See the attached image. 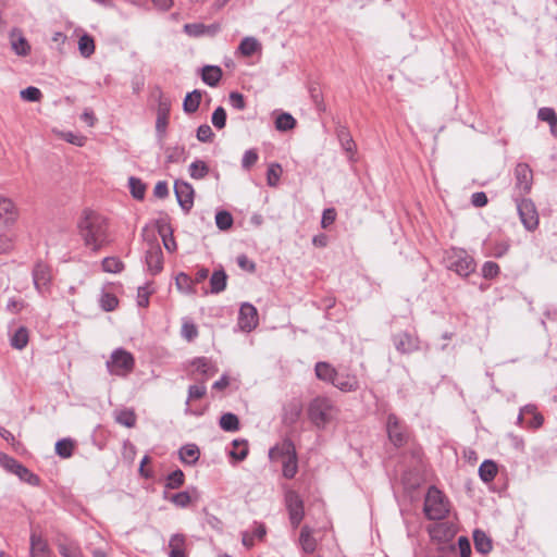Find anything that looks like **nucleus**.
I'll return each instance as SVG.
<instances>
[{"label": "nucleus", "instance_id": "obj_63", "mask_svg": "<svg viewBox=\"0 0 557 557\" xmlns=\"http://www.w3.org/2000/svg\"><path fill=\"white\" fill-rule=\"evenodd\" d=\"M230 104L236 110H244L246 108L245 98L242 94L237 91H232L230 94Z\"/></svg>", "mask_w": 557, "mask_h": 557}, {"label": "nucleus", "instance_id": "obj_8", "mask_svg": "<svg viewBox=\"0 0 557 557\" xmlns=\"http://www.w3.org/2000/svg\"><path fill=\"white\" fill-rule=\"evenodd\" d=\"M285 503L290 524L296 529L305 517L304 502L298 493L295 491H288L285 495Z\"/></svg>", "mask_w": 557, "mask_h": 557}, {"label": "nucleus", "instance_id": "obj_31", "mask_svg": "<svg viewBox=\"0 0 557 557\" xmlns=\"http://www.w3.org/2000/svg\"><path fill=\"white\" fill-rule=\"evenodd\" d=\"M227 275L224 270H216L210 277V293L219 294L226 288Z\"/></svg>", "mask_w": 557, "mask_h": 557}, {"label": "nucleus", "instance_id": "obj_42", "mask_svg": "<svg viewBox=\"0 0 557 557\" xmlns=\"http://www.w3.org/2000/svg\"><path fill=\"white\" fill-rule=\"evenodd\" d=\"M188 171L191 178L201 180L208 175L209 166L205 161L196 160L190 163Z\"/></svg>", "mask_w": 557, "mask_h": 557}, {"label": "nucleus", "instance_id": "obj_46", "mask_svg": "<svg viewBox=\"0 0 557 557\" xmlns=\"http://www.w3.org/2000/svg\"><path fill=\"white\" fill-rule=\"evenodd\" d=\"M185 475L180 469L171 472L165 479V488L176 490L184 484Z\"/></svg>", "mask_w": 557, "mask_h": 557}, {"label": "nucleus", "instance_id": "obj_28", "mask_svg": "<svg viewBox=\"0 0 557 557\" xmlns=\"http://www.w3.org/2000/svg\"><path fill=\"white\" fill-rule=\"evenodd\" d=\"M170 106L166 102H160L157 112L156 131L160 137L165 134L169 121Z\"/></svg>", "mask_w": 557, "mask_h": 557}, {"label": "nucleus", "instance_id": "obj_36", "mask_svg": "<svg viewBox=\"0 0 557 557\" xmlns=\"http://www.w3.org/2000/svg\"><path fill=\"white\" fill-rule=\"evenodd\" d=\"M497 474V465L493 460H484L479 467V475L483 482H491Z\"/></svg>", "mask_w": 557, "mask_h": 557}, {"label": "nucleus", "instance_id": "obj_4", "mask_svg": "<svg viewBox=\"0 0 557 557\" xmlns=\"http://www.w3.org/2000/svg\"><path fill=\"white\" fill-rule=\"evenodd\" d=\"M446 267L460 276H468L475 270L473 258L463 249L453 248L446 251Z\"/></svg>", "mask_w": 557, "mask_h": 557}, {"label": "nucleus", "instance_id": "obj_59", "mask_svg": "<svg viewBox=\"0 0 557 557\" xmlns=\"http://www.w3.org/2000/svg\"><path fill=\"white\" fill-rule=\"evenodd\" d=\"M214 134L208 124H202L197 128L196 137L201 143H209L212 140Z\"/></svg>", "mask_w": 557, "mask_h": 557}, {"label": "nucleus", "instance_id": "obj_54", "mask_svg": "<svg viewBox=\"0 0 557 557\" xmlns=\"http://www.w3.org/2000/svg\"><path fill=\"white\" fill-rule=\"evenodd\" d=\"M20 96L23 100L29 101V102H38L42 98V92L39 88L29 86L25 89H22L20 91Z\"/></svg>", "mask_w": 557, "mask_h": 557}, {"label": "nucleus", "instance_id": "obj_55", "mask_svg": "<svg viewBox=\"0 0 557 557\" xmlns=\"http://www.w3.org/2000/svg\"><path fill=\"white\" fill-rule=\"evenodd\" d=\"M119 305V300L114 294L111 293H102L100 297V306L101 308L109 312L113 311Z\"/></svg>", "mask_w": 557, "mask_h": 557}, {"label": "nucleus", "instance_id": "obj_13", "mask_svg": "<svg viewBox=\"0 0 557 557\" xmlns=\"http://www.w3.org/2000/svg\"><path fill=\"white\" fill-rule=\"evenodd\" d=\"M393 343L397 351L401 354H410L419 349L418 337L408 332L394 335Z\"/></svg>", "mask_w": 557, "mask_h": 557}, {"label": "nucleus", "instance_id": "obj_16", "mask_svg": "<svg viewBox=\"0 0 557 557\" xmlns=\"http://www.w3.org/2000/svg\"><path fill=\"white\" fill-rule=\"evenodd\" d=\"M518 211L521 222L523 223L527 230L532 231L537 226L539 218L532 202L522 201L518 206Z\"/></svg>", "mask_w": 557, "mask_h": 557}, {"label": "nucleus", "instance_id": "obj_25", "mask_svg": "<svg viewBox=\"0 0 557 557\" xmlns=\"http://www.w3.org/2000/svg\"><path fill=\"white\" fill-rule=\"evenodd\" d=\"M180 460L185 465H195L199 457L200 450L196 444H186L178 450Z\"/></svg>", "mask_w": 557, "mask_h": 557}, {"label": "nucleus", "instance_id": "obj_44", "mask_svg": "<svg viewBox=\"0 0 557 557\" xmlns=\"http://www.w3.org/2000/svg\"><path fill=\"white\" fill-rule=\"evenodd\" d=\"M78 50L84 58H89L95 52L94 38L87 34L79 37Z\"/></svg>", "mask_w": 557, "mask_h": 557}, {"label": "nucleus", "instance_id": "obj_3", "mask_svg": "<svg viewBox=\"0 0 557 557\" xmlns=\"http://www.w3.org/2000/svg\"><path fill=\"white\" fill-rule=\"evenodd\" d=\"M424 513L430 520H441L448 513V503L443 493L435 486L428 490L424 499Z\"/></svg>", "mask_w": 557, "mask_h": 557}, {"label": "nucleus", "instance_id": "obj_26", "mask_svg": "<svg viewBox=\"0 0 557 557\" xmlns=\"http://www.w3.org/2000/svg\"><path fill=\"white\" fill-rule=\"evenodd\" d=\"M299 545L304 553L312 554L317 548V541L312 535V529L304 525L299 535Z\"/></svg>", "mask_w": 557, "mask_h": 557}, {"label": "nucleus", "instance_id": "obj_53", "mask_svg": "<svg viewBox=\"0 0 557 557\" xmlns=\"http://www.w3.org/2000/svg\"><path fill=\"white\" fill-rule=\"evenodd\" d=\"M537 119L547 122L549 127H557V114L554 109L544 107L537 111Z\"/></svg>", "mask_w": 557, "mask_h": 557}, {"label": "nucleus", "instance_id": "obj_34", "mask_svg": "<svg viewBox=\"0 0 557 557\" xmlns=\"http://www.w3.org/2000/svg\"><path fill=\"white\" fill-rule=\"evenodd\" d=\"M169 546L171 548L170 557H186L185 536L183 534H174L171 536Z\"/></svg>", "mask_w": 557, "mask_h": 557}, {"label": "nucleus", "instance_id": "obj_45", "mask_svg": "<svg viewBox=\"0 0 557 557\" xmlns=\"http://www.w3.org/2000/svg\"><path fill=\"white\" fill-rule=\"evenodd\" d=\"M128 187L132 196L135 199L143 200L146 193V185L137 177L131 176L128 178Z\"/></svg>", "mask_w": 557, "mask_h": 557}, {"label": "nucleus", "instance_id": "obj_27", "mask_svg": "<svg viewBox=\"0 0 557 557\" xmlns=\"http://www.w3.org/2000/svg\"><path fill=\"white\" fill-rule=\"evenodd\" d=\"M315 375L319 380L333 384L336 376V369L329 362L319 361L314 367Z\"/></svg>", "mask_w": 557, "mask_h": 557}, {"label": "nucleus", "instance_id": "obj_10", "mask_svg": "<svg viewBox=\"0 0 557 557\" xmlns=\"http://www.w3.org/2000/svg\"><path fill=\"white\" fill-rule=\"evenodd\" d=\"M20 216V210L14 201L8 197L0 196V226L11 228Z\"/></svg>", "mask_w": 557, "mask_h": 557}, {"label": "nucleus", "instance_id": "obj_29", "mask_svg": "<svg viewBox=\"0 0 557 557\" xmlns=\"http://www.w3.org/2000/svg\"><path fill=\"white\" fill-rule=\"evenodd\" d=\"M50 550L48 544L41 536L33 533L30 536V556L32 557H48Z\"/></svg>", "mask_w": 557, "mask_h": 557}, {"label": "nucleus", "instance_id": "obj_49", "mask_svg": "<svg viewBox=\"0 0 557 557\" xmlns=\"http://www.w3.org/2000/svg\"><path fill=\"white\" fill-rule=\"evenodd\" d=\"M102 270L108 273H119L124 269L123 262L116 257H107L101 262Z\"/></svg>", "mask_w": 557, "mask_h": 557}, {"label": "nucleus", "instance_id": "obj_2", "mask_svg": "<svg viewBox=\"0 0 557 557\" xmlns=\"http://www.w3.org/2000/svg\"><path fill=\"white\" fill-rule=\"evenodd\" d=\"M337 409L327 397L312 399L308 408L310 421L319 429H324L336 416Z\"/></svg>", "mask_w": 557, "mask_h": 557}, {"label": "nucleus", "instance_id": "obj_24", "mask_svg": "<svg viewBox=\"0 0 557 557\" xmlns=\"http://www.w3.org/2000/svg\"><path fill=\"white\" fill-rule=\"evenodd\" d=\"M222 70L218 65H206L201 69V79L210 87H215L222 78Z\"/></svg>", "mask_w": 557, "mask_h": 557}, {"label": "nucleus", "instance_id": "obj_64", "mask_svg": "<svg viewBox=\"0 0 557 557\" xmlns=\"http://www.w3.org/2000/svg\"><path fill=\"white\" fill-rule=\"evenodd\" d=\"M338 137L341 145L345 151L351 152L355 149V141L348 133L342 131L338 134Z\"/></svg>", "mask_w": 557, "mask_h": 557}, {"label": "nucleus", "instance_id": "obj_19", "mask_svg": "<svg viewBox=\"0 0 557 557\" xmlns=\"http://www.w3.org/2000/svg\"><path fill=\"white\" fill-rule=\"evenodd\" d=\"M516 185L522 193H529L532 184V171L525 163H519L515 169Z\"/></svg>", "mask_w": 557, "mask_h": 557}, {"label": "nucleus", "instance_id": "obj_52", "mask_svg": "<svg viewBox=\"0 0 557 557\" xmlns=\"http://www.w3.org/2000/svg\"><path fill=\"white\" fill-rule=\"evenodd\" d=\"M58 548L62 557H83L81 548L74 543H60Z\"/></svg>", "mask_w": 557, "mask_h": 557}, {"label": "nucleus", "instance_id": "obj_20", "mask_svg": "<svg viewBox=\"0 0 557 557\" xmlns=\"http://www.w3.org/2000/svg\"><path fill=\"white\" fill-rule=\"evenodd\" d=\"M342 392H355L359 388V382L355 374L350 373H336L333 384Z\"/></svg>", "mask_w": 557, "mask_h": 557}, {"label": "nucleus", "instance_id": "obj_58", "mask_svg": "<svg viewBox=\"0 0 557 557\" xmlns=\"http://www.w3.org/2000/svg\"><path fill=\"white\" fill-rule=\"evenodd\" d=\"M185 148L175 146L166 150V161L170 163H177L183 159Z\"/></svg>", "mask_w": 557, "mask_h": 557}, {"label": "nucleus", "instance_id": "obj_43", "mask_svg": "<svg viewBox=\"0 0 557 557\" xmlns=\"http://www.w3.org/2000/svg\"><path fill=\"white\" fill-rule=\"evenodd\" d=\"M11 346L18 349V350H22L23 348L26 347L27 343H28V331L26 327H23L21 326L20 329H17L15 331V333L13 334V336L11 337Z\"/></svg>", "mask_w": 557, "mask_h": 557}, {"label": "nucleus", "instance_id": "obj_48", "mask_svg": "<svg viewBox=\"0 0 557 557\" xmlns=\"http://www.w3.org/2000/svg\"><path fill=\"white\" fill-rule=\"evenodd\" d=\"M74 442L70 438H62L55 443V453L62 458H70L73 455Z\"/></svg>", "mask_w": 557, "mask_h": 557}, {"label": "nucleus", "instance_id": "obj_5", "mask_svg": "<svg viewBox=\"0 0 557 557\" xmlns=\"http://www.w3.org/2000/svg\"><path fill=\"white\" fill-rule=\"evenodd\" d=\"M135 360L133 355L123 349L116 348L112 351L110 359L107 361V369L111 374L124 376L134 369Z\"/></svg>", "mask_w": 557, "mask_h": 557}, {"label": "nucleus", "instance_id": "obj_1", "mask_svg": "<svg viewBox=\"0 0 557 557\" xmlns=\"http://www.w3.org/2000/svg\"><path fill=\"white\" fill-rule=\"evenodd\" d=\"M77 230L84 245L92 251H98L109 244L107 220L94 211H84L77 222Z\"/></svg>", "mask_w": 557, "mask_h": 557}, {"label": "nucleus", "instance_id": "obj_30", "mask_svg": "<svg viewBox=\"0 0 557 557\" xmlns=\"http://www.w3.org/2000/svg\"><path fill=\"white\" fill-rule=\"evenodd\" d=\"M474 547L478 553L486 555L492 550V540L482 530L473 532Z\"/></svg>", "mask_w": 557, "mask_h": 557}, {"label": "nucleus", "instance_id": "obj_33", "mask_svg": "<svg viewBox=\"0 0 557 557\" xmlns=\"http://www.w3.org/2000/svg\"><path fill=\"white\" fill-rule=\"evenodd\" d=\"M114 420L123 426L134 428L137 418L133 409L125 408L114 411Z\"/></svg>", "mask_w": 557, "mask_h": 557}, {"label": "nucleus", "instance_id": "obj_35", "mask_svg": "<svg viewBox=\"0 0 557 557\" xmlns=\"http://www.w3.org/2000/svg\"><path fill=\"white\" fill-rule=\"evenodd\" d=\"M175 285H176L177 289L184 294H187V295L196 294L193 278L184 272H181L176 275Z\"/></svg>", "mask_w": 557, "mask_h": 557}, {"label": "nucleus", "instance_id": "obj_41", "mask_svg": "<svg viewBox=\"0 0 557 557\" xmlns=\"http://www.w3.org/2000/svg\"><path fill=\"white\" fill-rule=\"evenodd\" d=\"M282 462L283 476L286 479H293L298 471L297 453L287 457Z\"/></svg>", "mask_w": 557, "mask_h": 557}, {"label": "nucleus", "instance_id": "obj_6", "mask_svg": "<svg viewBox=\"0 0 557 557\" xmlns=\"http://www.w3.org/2000/svg\"><path fill=\"white\" fill-rule=\"evenodd\" d=\"M0 465L11 473H14L20 478V480L28 483L32 486H37L40 483V479L38 475L33 473L22 463H20L16 459L10 457L4 453H0Z\"/></svg>", "mask_w": 557, "mask_h": 557}, {"label": "nucleus", "instance_id": "obj_15", "mask_svg": "<svg viewBox=\"0 0 557 557\" xmlns=\"http://www.w3.org/2000/svg\"><path fill=\"white\" fill-rule=\"evenodd\" d=\"M11 48L16 55L26 57L30 52V45L18 28H13L9 35Z\"/></svg>", "mask_w": 557, "mask_h": 557}, {"label": "nucleus", "instance_id": "obj_7", "mask_svg": "<svg viewBox=\"0 0 557 557\" xmlns=\"http://www.w3.org/2000/svg\"><path fill=\"white\" fill-rule=\"evenodd\" d=\"M32 276L34 287L40 295H46L50 292L52 283V270L50 265L41 260L37 261L34 264Z\"/></svg>", "mask_w": 557, "mask_h": 557}, {"label": "nucleus", "instance_id": "obj_60", "mask_svg": "<svg viewBox=\"0 0 557 557\" xmlns=\"http://www.w3.org/2000/svg\"><path fill=\"white\" fill-rule=\"evenodd\" d=\"M13 238L9 234L0 233V255L9 253L13 250Z\"/></svg>", "mask_w": 557, "mask_h": 557}, {"label": "nucleus", "instance_id": "obj_39", "mask_svg": "<svg viewBox=\"0 0 557 557\" xmlns=\"http://www.w3.org/2000/svg\"><path fill=\"white\" fill-rule=\"evenodd\" d=\"M233 449L230 456L237 461H243L248 455V442L246 440H234L232 442Z\"/></svg>", "mask_w": 557, "mask_h": 557}, {"label": "nucleus", "instance_id": "obj_23", "mask_svg": "<svg viewBox=\"0 0 557 557\" xmlns=\"http://www.w3.org/2000/svg\"><path fill=\"white\" fill-rule=\"evenodd\" d=\"M157 227H158V233L162 237L164 248L169 252L174 251L176 249V243L173 237V230H172L171 225L168 222L161 220V221L157 222Z\"/></svg>", "mask_w": 557, "mask_h": 557}, {"label": "nucleus", "instance_id": "obj_11", "mask_svg": "<svg viewBox=\"0 0 557 557\" xmlns=\"http://www.w3.org/2000/svg\"><path fill=\"white\" fill-rule=\"evenodd\" d=\"M174 193L177 202L184 212H189L194 205V188L184 181H176L174 184Z\"/></svg>", "mask_w": 557, "mask_h": 557}, {"label": "nucleus", "instance_id": "obj_9", "mask_svg": "<svg viewBox=\"0 0 557 557\" xmlns=\"http://www.w3.org/2000/svg\"><path fill=\"white\" fill-rule=\"evenodd\" d=\"M386 430L389 441L396 447H401L408 440V433L406 426L401 424L399 419L394 414L389 413L386 421Z\"/></svg>", "mask_w": 557, "mask_h": 557}, {"label": "nucleus", "instance_id": "obj_14", "mask_svg": "<svg viewBox=\"0 0 557 557\" xmlns=\"http://www.w3.org/2000/svg\"><path fill=\"white\" fill-rule=\"evenodd\" d=\"M146 263L149 271L154 275L163 268V253L157 243L150 244L149 249L146 251Z\"/></svg>", "mask_w": 557, "mask_h": 557}, {"label": "nucleus", "instance_id": "obj_61", "mask_svg": "<svg viewBox=\"0 0 557 557\" xmlns=\"http://www.w3.org/2000/svg\"><path fill=\"white\" fill-rule=\"evenodd\" d=\"M257 161V151L255 149L246 150L242 159V166L246 170H249Z\"/></svg>", "mask_w": 557, "mask_h": 557}, {"label": "nucleus", "instance_id": "obj_22", "mask_svg": "<svg viewBox=\"0 0 557 557\" xmlns=\"http://www.w3.org/2000/svg\"><path fill=\"white\" fill-rule=\"evenodd\" d=\"M198 493L196 487H193L190 491H182L171 496H168L164 493V498L170 500L173 505L180 508H186L193 500V498H197Z\"/></svg>", "mask_w": 557, "mask_h": 557}, {"label": "nucleus", "instance_id": "obj_47", "mask_svg": "<svg viewBox=\"0 0 557 557\" xmlns=\"http://www.w3.org/2000/svg\"><path fill=\"white\" fill-rule=\"evenodd\" d=\"M296 120L286 112L281 113L275 120V127L277 131L286 132L294 128Z\"/></svg>", "mask_w": 557, "mask_h": 557}, {"label": "nucleus", "instance_id": "obj_57", "mask_svg": "<svg viewBox=\"0 0 557 557\" xmlns=\"http://www.w3.org/2000/svg\"><path fill=\"white\" fill-rule=\"evenodd\" d=\"M481 271L484 278L492 280L498 275L499 267L496 262L486 261L482 265Z\"/></svg>", "mask_w": 557, "mask_h": 557}, {"label": "nucleus", "instance_id": "obj_21", "mask_svg": "<svg viewBox=\"0 0 557 557\" xmlns=\"http://www.w3.org/2000/svg\"><path fill=\"white\" fill-rule=\"evenodd\" d=\"M186 35L190 37H201L203 35H214L219 30V25H205L202 23H188L183 27Z\"/></svg>", "mask_w": 557, "mask_h": 557}, {"label": "nucleus", "instance_id": "obj_37", "mask_svg": "<svg viewBox=\"0 0 557 557\" xmlns=\"http://www.w3.org/2000/svg\"><path fill=\"white\" fill-rule=\"evenodd\" d=\"M219 424L225 432H236L239 430L238 417L232 412L222 414Z\"/></svg>", "mask_w": 557, "mask_h": 557}, {"label": "nucleus", "instance_id": "obj_38", "mask_svg": "<svg viewBox=\"0 0 557 557\" xmlns=\"http://www.w3.org/2000/svg\"><path fill=\"white\" fill-rule=\"evenodd\" d=\"M260 48V44L256 38L245 37L238 46V51L244 57H250L253 53H256Z\"/></svg>", "mask_w": 557, "mask_h": 557}, {"label": "nucleus", "instance_id": "obj_40", "mask_svg": "<svg viewBox=\"0 0 557 557\" xmlns=\"http://www.w3.org/2000/svg\"><path fill=\"white\" fill-rule=\"evenodd\" d=\"M191 364L195 367L197 372L206 376H211L216 372V369L212 362L206 357L196 358Z\"/></svg>", "mask_w": 557, "mask_h": 557}, {"label": "nucleus", "instance_id": "obj_51", "mask_svg": "<svg viewBox=\"0 0 557 557\" xmlns=\"http://www.w3.org/2000/svg\"><path fill=\"white\" fill-rule=\"evenodd\" d=\"M282 166L278 163H272L267 171V183L271 187H276L280 183Z\"/></svg>", "mask_w": 557, "mask_h": 557}, {"label": "nucleus", "instance_id": "obj_18", "mask_svg": "<svg viewBox=\"0 0 557 557\" xmlns=\"http://www.w3.org/2000/svg\"><path fill=\"white\" fill-rule=\"evenodd\" d=\"M302 412V404L298 399H293L283 408L282 421L285 425H294L300 418Z\"/></svg>", "mask_w": 557, "mask_h": 557}, {"label": "nucleus", "instance_id": "obj_32", "mask_svg": "<svg viewBox=\"0 0 557 557\" xmlns=\"http://www.w3.org/2000/svg\"><path fill=\"white\" fill-rule=\"evenodd\" d=\"M201 97H202L201 91L198 89H195L191 92H188L185 96V99L183 102V110L188 114L195 113L199 109Z\"/></svg>", "mask_w": 557, "mask_h": 557}, {"label": "nucleus", "instance_id": "obj_56", "mask_svg": "<svg viewBox=\"0 0 557 557\" xmlns=\"http://www.w3.org/2000/svg\"><path fill=\"white\" fill-rule=\"evenodd\" d=\"M211 122L218 129H221L226 124V112L223 107H218L211 116Z\"/></svg>", "mask_w": 557, "mask_h": 557}, {"label": "nucleus", "instance_id": "obj_12", "mask_svg": "<svg viewBox=\"0 0 557 557\" xmlns=\"http://www.w3.org/2000/svg\"><path fill=\"white\" fill-rule=\"evenodd\" d=\"M258 325V311L249 302H244L239 308L238 326L244 332H251Z\"/></svg>", "mask_w": 557, "mask_h": 557}, {"label": "nucleus", "instance_id": "obj_62", "mask_svg": "<svg viewBox=\"0 0 557 557\" xmlns=\"http://www.w3.org/2000/svg\"><path fill=\"white\" fill-rule=\"evenodd\" d=\"M198 331L194 323L191 322H184L182 325V336L187 339L188 342L193 341L195 337H197Z\"/></svg>", "mask_w": 557, "mask_h": 557}, {"label": "nucleus", "instance_id": "obj_50", "mask_svg": "<svg viewBox=\"0 0 557 557\" xmlns=\"http://www.w3.org/2000/svg\"><path fill=\"white\" fill-rule=\"evenodd\" d=\"M233 216L228 211L221 210L215 214V224L221 231H226L233 225Z\"/></svg>", "mask_w": 557, "mask_h": 557}, {"label": "nucleus", "instance_id": "obj_17", "mask_svg": "<svg viewBox=\"0 0 557 557\" xmlns=\"http://www.w3.org/2000/svg\"><path fill=\"white\" fill-rule=\"evenodd\" d=\"M296 454V448L294 443L286 438L282 441L280 444H276L269 450V458L272 461H283L287 457Z\"/></svg>", "mask_w": 557, "mask_h": 557}]
</instances>
